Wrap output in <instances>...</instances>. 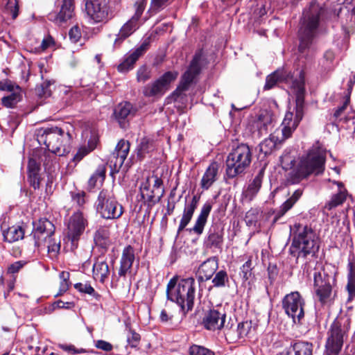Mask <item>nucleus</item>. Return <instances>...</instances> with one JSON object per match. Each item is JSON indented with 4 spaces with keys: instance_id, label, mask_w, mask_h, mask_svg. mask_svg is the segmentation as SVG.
I'll return each mask as SVG.
<instances>
[{
    "instance_id": "2f4dec72",
    "label": "nucleus",
    "mask_w": 355,
    "mask_h": 355,
    "mask_svg": "<svg viewBox=\"0 0 355 355\" xmlns=\"http://www.w3.org/2000/svg\"><path fill=\"white\" fill-rule=\"evenodd\" d=\"M212 205L209 202H206L202 207L200 213L198 215L195 225L192 228L189 230L190 232H193L198 235L202 234L204 227L207 223V218L211 211Z\"/></svg>"
},
{
    "instance_id": "3c124183",
    "label": "nucleus",
    "mask_w": 355,
    "mask_h": 355,
    "mask_svg": "<svg viewBox=\"0 0 355 355\" xmlns=\"http://www.w3.org/2000/svg\"><path fill=\"white\" fill-rule=\"evenodd\" d=\"M190 355H215L210 349L200 345H193L189 347Z\"/></svg>"
},
{
    "instance_id": "58836bf2",
    "label": "nucleus",
    "mask_w": 355,
    "mask_h": 355,
    "mask_svg": "<svg viewBox=\"0 0 355 355\" xmlns=\"http://www.w3.org/2000/svg\"><path fill=\"white\" fill-rule=\"evenodd\" d=\"M264 175L263 169L259 171L258 174L254 177L252 182L248 185L247 189V195L251 197L254 196L259 192L261 189L262 180Z\"/></svg>"
},
{
    "instance_id": "37998d69",
    "label": "nucleus",
    "mask_w": 355,
    "mask_h": 355,
    "mask_svg": "<svg viewBox=\"0 0 355 355\" xmlns=\"http://www.w3.org/2000/svg\"><path fill=\"white\" fill-rule=\"evenodd\" d=\"M42 247L47 248L48 253L51 257H56L60 249V243H57L52 236H49L46 241H43V244L40 248Z\"/></svg>"
},
{
    "instance_id": "774afa93",
    "label": "nucleus",
    "mask_w": 355,
    "mask_h": 355,
    "mask_svg": "<svg viewBox=\"0 0 355 355\" xmlns=\"http://www.w3.org/2000/svg\"><path fill=\"white\" fill-rule=\"evenodd\" d=\"M169 0H152L151 6L153 10H159Z\"/></svg>"
},
{
    "instance_id": "79ce46f5",
    "label": "nucleus",
    "mask_w": 355,
    "mask_h": 355,
    "mask_svg": "<svg viewBox=\"0 0 355 355\" xmlns=\"http://www.w3.org/2000/svg\"><path fill=\"white\" fill-rule=\"evenodd\" d=\"M106 169L103 165L98 166L88 181L90 187H94L98 182H103L105 178Z\"/></svg>"
},
{
    "instance_id": "b1692460",
    "label": "nucleus",
    "mask_w": 355,
    "mask_h": 355,
    "mask_svg": "<svg viewBox=\"0 0 355 355\" xmlns=\"http://www.w3.org/2000/svg\"><path fill=\"white\" fill-rule=\"evenodd\" d=\"M200 197L193 196L190 201H187V196L185 197V205L183 214L178 228V234L182 232L190 223L194 211L198 207Z\"/></svg>"
},
{
    "instance_id": "f257e3e1",
    "label": "nucleus",
    "mask_w": 355,
    "mask_h": 355,
    "mask_svg": "<svg viewBox=\"0 0 355 355\" xmlns=\"http://www.w3.org/2000/svg\"><path fill=\"white\" fill-rule=\"evenodd\" d=\"M283 82L291 85V88L296 96L295 112L294 111H288L283 120L284 128L282 131L286 137H288L293 129H296L304 116V72L302 70L299 73V77L294 79L290 71L284 69H278L267 76L264 89H270L278 83Z\"/></svg>"
},
{
    "instance_id": "a878e982",
    "label": "nucleus",
    "mask_w": 355,
    "mask_h": 355,
    "mask_svg": "<svg viewBox=\"0 0 355 355\" xmlns=\"http://www.w3.org/2000/svg\"><path fill=\"white\" fill-rule=\"evenodd\" d=\"M218 268V259L216 257L207 259L200 264L198 270V281L210 279Z\"/></svg>"
},
{
    "instance_id": "f03ea898",
    "label": "nucleus",
    "mask_w": 355,
    "mask_h": 355,
    "mask_svg": "<svg viewBox=\"0 0 355 355\" xmlns=\"http://www.w3.org/2000/svg\"><path fill=\"white\" fill-rule=\"evenodd\" d=\"M325 160V150L318 145L313 146L299 158L296 167L288 173V182L297 184L311 175L322 174L324 171Z\"/></svg>"
},
{
    "instance_id": "412c9836",
    "label": "nucleus",
    "mask_w": 355,
    "mask_h": 355,
    "mask_svg": "<svg viewBox=\"0 0 355 355\" xmlns=\"http://www.w3.org/2000/svg\"><path fill=\"white\" fill-rule=\"evenodd\" d=\"M284 128V123H282L281 130H277L273 134H271L269 138L264 139L259 145L260 152L263 153L264 155H268L271 153L272 150L275 148L278 142H282L285 139L289 138L293 131L295 129H293L289 136L286 137V135L283 133V129Z\"/></svg>"
},
{
    "instance_id": "a19ab883",
    "label": "nucleus",
    "mask_w": 355,
    "mask_h": 355,
    "mask_svg": "<svg viewBox=\"0 0 355 355\" xmlns=\"http://www.w3.org/2000/svg\"><path fill=\"white\" fill-rule=\"evenodd\" d=\"M21 90L10 93L1 98V104L7 108H13L21 100Z\"/></svg>"
},
{
    "instance_id": "13d9d810",
    "label": "nucleus",
    "mask_w": 355,
    "mask_h": 355,
    "mask_svg": "<svg viewBox=\"0 0 355 355\" xmlns=\"http://www.w3.org/2000/svg\"><path fill=\"white\" fill-rule=\"evenodd\" d=\"M71 198L78 206L81 207L86 202V193L84 191L71 193Z\"/></svg>"
},
{
    "instance_id": "c756f323",
    "label": "nucleus",
    "mask_w": 355,
    "mask_h": 355,
    "mask_svg": "<svg viewBox=\"0 0 355 355\" xmlns=\"http://www.w3.org/2000/svg\"><path fill=\"white\" fill-rule=\"evenodd\" d=\"M347 284L345 291L347 293L346 304L351 303L355 299V261L354 259H349L347 263Z\"/></svg>"
},
{
    "instance_id": "f8f14e48",
    "label": "nucleus",
    "mask_w": 355,
    "mask_h": 355,
    "mask_svg": "<svg viewBox=\"0 0 355 355\" xmlns=\"http://www.w3.org/2000/svg\"><path fill=\"white\" fill-rule=\"evenodd\" d=\"M305 302L297 291L291 292L282 300V307L285 313L291 317L295 323L300 322L304 316Z\"/></svg>"
},
{
    "instance_id": "9d476101",
    "label": "nucleus",
    "mask_w": 355,
    "mask_h": 355,
    "mask_svg": "<svg viewBox=\"0 0 355 355\" xmlns=\"http://www.w3.org/2000/svg\"><path fill=\"white\" fill-rule=\"evenodd\" d=\"M162 184V180L155 175L148 176L141 182L139 187L140 196L148 207H153L161 200L164 193Z\"/></svg>"
},
{
    "instance_id": "4c0bfd02",
    "label": "nucleus",
    "mask_w": 355,
    "mask_h": 355,
    "mask_svg": "<svg viewBox=\"0 0 355 355\" xmlns=\"http://www.w3.org/2000/svg\"><path fill=\"white\" fill-rule=\"evenodd\" d=\"M110 230L107 227H100L95 232L94 240L96 245L106 248L110 244Z\"/></svg>"
},
{
    "instance_id": "9b49d317",
    "label": "nucleus",
    "mask_w": 355,
    "mask_h": 355,
    "mask_svg": "<svg viewBox=\"0 0 355 355\" xmlns=\"http://www.w3.org/2000/svg\"><path fill=\"white\" fill-rule=\"evenodd\" d=\"M85 10L95 24L107 22L112 17L110 0H85Z\"/></svg>"
},
{
    "instance_id": "6e6552de",
    "label": "nucleus",
    "mask_w": 355,
    "mask_h": 355,
    "mask_svg": "<svg viewBox=\"0 0 355 355\" xmlns=\"http://www.w3.org/2000/svg\"><path fill=\"white\" fill-rule=\"evenodd\" d=\"M96 212L100 216L106 220L119 218L123 213V208L118 202L112 191L102 189L95 202Z\"/></svg>"
},
{
    "instance_id": "4be33fe9",
    "label": "nucleus",
    "mask_w": 355,
    "mask_h": 355,
    "mask_svg": "<svg viewBox=\"0 0 355 355\" xmlns=\"http://www.w3.org/2000/svg\"><path fill=\"white\" fill-rule=\"evenodd\" d=\"M129 150L130 143L123 139L120 140L110 157V162L115 169L120 168L123 166Z\"/></svg>"
},
{
    "instance_id": "338daca9",
    "label": "nucleus",
    "mask_w": 355,
    "mask_h": 355,
    "mask_svg": "<svg viewBox=\"0 0 355 355\" xmlns=\"http://www.w3.org/2000/svg\"><path fill=\"white\" fill-rule=\"evenodd\" d=\"M23 266L24 264L21 261H16L8 266V272L10 274L17 273L23 267Z\"/></svg>"
},
{
    "instance_id": "ddd939ff",
    "label": "nucleus",
    "mask_w": 355,
    "mask_h": 355,
    "mask_svg": "<svg viewBox=\"0 0 355 355\" xmlns=\"http://www.w3.org/2000/svg\"><path fill=\"white\" fill-rule=\"evenodd\" d=\"M313 289L315 297L321 304L330 302L332 295L331 276L324 270L315 271L313 274Z\"/></svg>"
},
{
    "instance_id": "680f3d73",
    "label": "nucleus",
    "mask_w": 355,
    "mask_h": 355,
    "mask_svg": "<svg viewBox=\"0 0 355 355\" xmlns=\"http://www.w3.org/2000/svg\"><path fill=\"white\" fill-rule=\"evenodd\" d=\"M241 270V272L243 273V277L246 280L248 279L251 275L252 261L249 259L246 262H245L242 266Z\"/></svg>"
},
{
    "instance_id": "aec40b11",
    "label": "nucleus",
    "mask_w": 355,
    "mask_h": 355,
    "mask_svg": "<svg viewBox=\"0 0 355 355\" xmlns=\"http://www.w3.org/2000/svg\"><path fill=\"white\" fill-rule=\"evenodd\" d=\"M329 181L331 182L330 180ZM331 182L337 186V190L331 194L329 200L324 205V209L328 211L342 205L349 196L348 191L343 182L336 180L331 181Z\"/></svg>"
},
{
    "instance_id": "603ef678",
    "label": "nucleus",
    "mask_w": 355,
    "mask_h": 355,
    "mask_svg": "<svg viewBox=\"0 0 355 355\" xmlns=\"http://www.w3.org/2000/svg\"><path fill=\"white\" fill-rule=\"evenodd\" d=\"M151 77V70L146 65L139 67L137 72L138 82H146Z\"/></svg>"
},
{
    "instance_id": "72a5a7b5",
    "label": "nucleus",
    "mask_w": 355,
    "mask_h": 355,
    "mask_svg": "<svg viewBox=\"0 0 355 355\" xmlns=\"http://www.w3.org/2000/svg\"><path fill=\"white\" fill-rule=\"evenodd\" d=\"M110 269L107 263L102 258H98L93 266V277L95 280L104 283L108 278Z\"/></svg>"
},
{
    "instance_id": "393cba45",
    "label": "nucleus",
    "mask_w": 355,
    "mask_h": 355,
    "mask_svg": "<svg viewBox=\"0 0 355 355\" xmlns=\"http://www.w3.org/2000/svg\"><path fill=\"white\" fill-rule=\"evenodd\" d=\"M40 164L37 161L36 158L31 157L28 163V181L35 190L39 189L40 183L42 180L40 173Z\"/></svg>"
},
{
    "instance_id": "423d86ee",
    "label": "nucleus",
    "mask_w": 355,
    "mask_h": 355,
    "mask_svg": "<svg viewBox=\"0 0 355 355\" xmlns=\"http://www.w3.org/2000/svg\"><path fill=\"white\" fill-rule=\"evenodd\" d=\"M37 139L40 144H44L49 151L58 156H64L70 151L71 135L62 128H40L37 132Z\"/></svg>"
},
{
    "instance_id": "2eb2a0df",
    "label": "nucleus",
    "mask_w": 355,
    "mask_h": 355,
    "mask_svg": "<svg viewBox=\"0 0 355 355\" xmlns=\"http://www.w3.org/2000/svg\"><path fill=\"white\" fill-rule=\"evenodd\" d=\"M87 225V220L81 211L73 213L69 218L66 235L72 246H76L80 236Z\"/></svg>"
},
{
    "instance_id": "4d7b16f0",
    "label": "nucleus",
    "mask_w": 355,
    "mask_h": 355,
    "mask_svg": "<svg viewBox=\"0 0 355 355\" xmlns=\"http://www.w3.org/2000/svg\"><path fill=\"white\" fill-rule=\"evenodd\" d=\"M44 159H42L44 162V166L46 171L49 172L51 171L53 168L55 167L57 165V162H55V157L53 155H44Z\"/></svg>"
},
{
    "instance_id": "de8ad7c7",
    "label": "nucleus",
    "mask_w": 355,
    "mask_h": 355,
    "mask_svg": "<svg viewBox=\"0 0 355 355\" xmlns=\"http://www.w3.org/2000/svg\"><path fill=\"white\" fill-rule=\"evenodd\" d=\"M229 282L227 273L225 270H220L216 273L212 279V283L215 287H225Z\"/></svg>"
},
{
    "instance_id": "0eeeda50",
    "label": "nucleus",
    "mask_w": 355,
    "mask_h": 355,
    "mask_svg": "<svg viewBox=\"0 0 355 355\" xmlns=\"http://www.w3.org/2000/svg\"><path fill=\"white\" fill-rule=\"evenodd\" d=\"M252 153L250 146L241 144L228 154L225 161V176L234 178L245 173L252 162Z\"/></svg>"
},
{
    "instance_id": "f704fd0d",
    "label": "nucleus",
    "mask_w": 355,
    "mask_h": 355,
    "mask_svg": "<svg viewBox=\"0 0 355 355\" xmlns=\"http://www.w3.org/2000/svg\"><path fill=\"white\" fill-rule=\"evenodd\" d=\"M302 193L303 190L301 189H298L294 191L291 198L285 201L280 206L279 209L276 211L273 219L274 223L277 222L282 216H283L289 209L293 207L296 202L301 198Z\"/></svg>"
},
{
    "instance_id": "5fc2aeb1",
    "label": "nucleus",
    "mask_w": 355,
    "mask_h": 355,
    "mask_svg": "<svg viewBox=\"0 0 355 355\" xmlns=\"http://www.w3.org/2000/svg\"><path fill=\"white\" fill-rule=\"evenodd\" d=\"M141 336L135 331L129 329L128 334L127 336V341L132 347H137L140 341Z\"/></svg>"
},
{
    "instance_id": "c9c22d12",
    "label": "nucleus",
    "mask_w": 355,
    "mask_h": 355,
    "mask_svg": "<svg viewBox=\"0 0 355 355\" xmlns=\"http://www.w3.org/2000/svg\"><path fill=\"white\" fill-rule=\"evenodd\" d=\"M3 235L5 241L13 243L24 238V231L20 226H12L3 230Z\"/></svg>"
},
{
    "instance_id": "0e129e2a",
    "label": "nucleus",
    "mask_w": 355,
    "mask_h": 355,
    "mask_svg": "<svg viewBox=\"0 0 355 355\" xmlns=\"http://www.w3.org/2000/svg\"><path fill=\"white\" fill-rule=\"evenodd\" d=\"M349 100H350L349 95H347L345 97V101L343 102V105H341L340 107H338L336 110V111L334 114V116L335 118L338 119L340 116H341L343 112L345 110L347 106L348 105V104L349 103Z\"/></svg>"
},
{
    "instance_id": "39448f33",
    "label": "nucleus",
    "mask_w": 355,
    "mask_h": 355,
    "mask_svg": "<svg viewBox=\"0 0 355 355\" xmlns=\"http://www.w3.org/2000/svg\"><path fill=\"white\" fill-rule=\"evenodd\" d=\"M293 241L290 247L291 254L297 258L313 256L319 249L318 239L311 227L295 224L291 229Z\"/></svg>"
},
{
    "instance_id": "c03bdc74",
    "label": "nucleus",
    "mask_w": 355,
    "mask_h": 355,
    "mask_svg": "<svg viewBox=\"0 0 355 355\" xmlns=\"http://www.w3.org/2000/svg\"><path fill=\"white\" fill-rule=\"evenodd\" d=\"M272 126V120L270 116H260L257 122V127L261 134H267Z\"/></svg>"
},
{
    "instance_id": "e2e57ef3",
    "label": "nucleus",
    "mask_w": 355,
    "mask_h": 355,
    "mask_svg": "<svg viewBox=\"0 0 355 355\" xmlns=\"http://www.w3.org/2000/svg\"><path fill=\"white\" fill-rule=\"evenodd\" d=\"M95 347L105 352H110L113 348L111 343L103 340H96L95 342Z\"/></svg>"
},
{
    "instance_id": "864d4df0",
    "label": "nucleus",
    "mask_w": 355,
    "mask_h": 355,
    "mask_svg": "<svg viewBox=\"0 0 355 355\" xmlns=\"http://www.w3.org/2000/svg\"><path fill=\"white\" fill-rule=\"evenodd\" d=\"M146 2L145 0H139L136 1L135 4V12L132 15V18L140 22L141 17L144 11Z\"/></svg>"
},
{
    "instance_id": "20e7f679",
    "label": "nucleus",
    "mask_w": 355,
    "mask_h": 355,
    "mask_svg": "<svg viewBox=\"0 0 355 355\" xmlns=\"http://www.w3.org/2000/svg\"><path fill=\"white\" fill-rule=\"evenodd\" d=\"M196 284L193 277L180 279L173 277L166 287L168 300L175 302L186 313L191 311L194 305Z\"/></svg>"
},
{
    "instance_id": "69168bd1",
    "label": "nucleus",
    "mask_w": 355,
    "mask_h": 355,
    "mask_svg": "<svg viewBox=\"0 0 355 355\" xmlns=\"http://www.w3.org/2000/svg\"><path fill=\"white\" fill-rule=\"evenodd\" d=\"M54 306L58 309H70L75 306V304L73 302H63L62 300H58L54 303Z\"/></svg>"
},
{
    "instance_id": "1a4fd4ad",
    "label": "nucleus",
    "mask_w": 355,
    "mask_h": 355,
    "mask_svg": "<svg viewBox=\"0 0 355 355\" xmlns=\"http://www.w3.org/2000/svg\"><path fill=\"white\" fill-rule=\"evenodd\" d=\"M202 63V51L200 50L195 53L188 69L182 76L178 87L173 92L168 99L176 101L180 97L182 92L188 90L190 85L194 82L196 78L200 74Z\"/></svg>"
},
{
    "instance_id": "f3484780",
    "label": "nucleus",
    "mask_w": 355,
    "mask_h": 355,
    "mask_svg": "<svg viewBox=\"0 0 355 355\" xmlns=\"http://www.w3.org/2000/svg\"><path fill=\"white\" fill-rule=\"evenodd\" d=\"M149 46L150 41L147 38L135 51L125 56L123 61L118 65V71L121 73H125L133 69L136 62L146 52Z\"/></svg>"
},
{
    "instance_id": "473e14b6",
    "label": "nucleus",
    "mask_w": 355,
    "mask_h": 355,
    "mask_svg": "<svg viewBox=\"0 0 355 355\" xmlns=\"http://www.w3.org/2000/svg\"><path fill=\"white\" fill-rule=\"evenodd\" d=\"M133 107L130 103L123 102L119 103L114 110V115L121 128H125V120L133 114Z\"/></svg>"
},
{
    "instance_id": "cd10ccee",
    "label": "nucleus",
    "mask_w": 355,
    "mask_h": 355,
    "mask_svg": "<svg viewBox=\"0 0 355 355\" xmlns=\"http://www.w3.org/2000/svg\"><path fill=\"white\" fill-rule=\"evenodd\" d=\"M140 26V22L135 19L130 18L120 28L114 40V46H119L121 44L132 35Z\"/></svg>"
},
{
    "instance_id": "bf43d9fd",
    "label": "nucleus",
    "mask_w": 355,
    "mask_h": 355,
    "mask_svg": "<svg viewBox=\"0 0 355 355\" xmlns=\"http://www.w3.org/2000/svg\"><path fill=\"white\" fill-rule=\"evenodd\" d=\"M69 37L71 42L77 43L81 38V32L78 26H73L69 32Z\"/></svg>"
},
{
    "instance_id": "e433bc0d",
    "label": "nucleus",
    "mask_w": 355,
    "mask_h": 355,
    "mask_svg": "<svg viewBox=\"0 0 355 355\" xmlns=\"http://www.w3.org/2000/svg\"><path fill=\"white\" fill-rule=\"evenodd\" d=\"M291 348L294 355H313V345L311 343L297 340L291 343Z\"/></svg>"
},
{
    "instance_id": "a18cd8bd",
    "label": "nucleus",
    "mask_w": 355,
    "mask_h": 355,
    "mask_svg": "<svg viewBox=\"0 0 355 355\" xmlns=\"http://www.w3.org/2000/svg\"><path fill=\"white\" fill-rule=\"evenodd\" d=\"M3 12L11 16L12 19L17 17L19 14V5L17 0H7L4 6Z\"/></svg>"
},
{
    "instance_id": "6e6d98bb",
    "label": "nucleus",
    "mask_w": 355,
    "mask_h": 355,
    "mask_svg": "<svg viewBox=\"0 0 355 355\" xmlns=\"http://www.w3.org/2000/svg\"><path fill=\"white\" fill-rule=\"evenodd\" d=\"M69 277V273L67 272L62 271L60 274V278L62 279L60 286V291L57 295H61L65 293L69 288L68 279Z\"/></svg>"
},
{
    "instance_id": "5701e85b",
    "label": "nucleus",
    "mask_w": 355,
    "mask_h": 355,
    "mask_svg": "<svg viewBox=\"0 0 355 355\" xmlns=\"http://www.w3.org/2000/svg\"><path fill=\"white\" fill-rule=\"evenodd\" d=\"M251 321H245L238 324L236 329L230 328L225 329V334L227 339L234 343L241 338L249 336L252 332Z\"/></svg>"
},
{
    "instance_id": "4468645a",
    "label": "nucleus",
    "mask_w": 355,
    "mask_h": 355,
    "mask_svg": "<svg viewBox=\"0 0 355 355\" xmlns=\"http://www.w3.org/2000/svg\"><path fill=\"white\" fill-rule=\"evenodd\" d=\"M178 76L177 71H167L155 81L146 85L143 89V94L146 97H155L162 96L168 89L169 85L174 81Z\"/></svg>"
},
{
    "instance_id": "a211bd4d",
    "label": "nucleus",
    "mask_w": 355,
    "mask_h": 355,
    "mask_svg": "<svg viewBox=\"0 0 355 355\" xmlns=\"http://www.w3.org/2000/svg\"><path fill=\"white\" fill-rule=\"evenodd\" d=\"M56 6L58 12L50 15L51 19L56 23L65 22L73 17L75 8L73 0H57Z\"/></svg>"
},
{
    "instance_id": "7ed1b4c3",
    "label": "nucleus",
    "mask_w": 355,
    "mask_h": 355,
    "mask_svg": "<svg viewBox=\"0 0 355 355\" xmlns=\"http://www.w3.org/2000/svg\"><path fill=\"white\" fill-rule=\"evenodd\" d=\"M325 15V9L318 3L313 1L303 12L302 25L299 31V51L304 53L308 50L313 54L311 49L313 38L315 37L319 26Z\"/></svg>"
},
{
    "instance_id": "052dcab7",
    "label": "nucleus",
    "mask_w": 355,
    "mask_h": 355,
    "mask_svg": "<svg viewBox=\"0 0 355 355\" xmlns=\"http://www.w3.org/2000/svg\"><path fill=\"white\" fill-rule=\"evenodd\" d=\"M74 287L83 293L93 295L95 293L94 288L89 284L77 283L74 285Z\"/></svg>"
},
{
    "instance_id": "49530a36",
    "label": "nucleus",
    "mask_w": 355,
    "mask_h": 355,
    "mask_svg": "<svg viewBox=\"0 0 355 355\" xmlns=\"http://www.w3.org/2000/svg\"><path fill=\"white\" fill-rule=\"evenodd\" d=\"M153 149V141L146 137L141 139L137 147L138 156L143 157L146 153H149Z\"/></svg>"
},
{
    "instance_id": "09e8293b",
    "label": "nucleus",
    "mask_w": 355,
    "mask_h": 355,
    "mask_svg": "<svg viewBox=\"0 0 355 355\" xmlns=\"http://www.w3.org/2000/svg\"><path fill=\"white\" fill-rule=\"evenodd\" d=\"M0 90L12 93L21 91V89L18 85L10 80L4 79L0 81Z\"/></svg>"
},
{
    "instance_id": "bb28decb",
    "label": "nucleus",
    "mask_w": 355,
    "mask_h": 355,
    "mask_svg": "<svg viewBox=\"0 0 355 355\" xmlns=\"http://www.w3.org/2000/svg\"><path fill=\"white\" fill-rule=\"evenodd\" d=\"M135 260V249L131 245L126 246L122 252L120 260V268L119 270V275L120 277H125L126 274L130 271Z\"/></svg>"
},
{
    "instance_id": "dca6fc26",
    "label": "nucleus",
    "mask_w": 355,
    "mask_h": 355,
    "mask_svg": "<svg viewBox=\"0 0 355 355\" xmlns=\"http://www.w3.org/2000/svg\"><path fill=\"white\" fill-rule=\"evenodd\" d=\"M54 232L55 226L52 222L46 218L39 219L34 223L33 232L35 246L40 248L42 245L43 241H46L47 238L52 236Z\"/></svg>"
},
{
    "instance_id": "8fccbe9b",
    "label": "nucleus",
    "mask_w": 355,
    "mask_h": 355,
    "mask_svg": "<svg viewBox=\"0 0 355 355\" xmlns=\"http://www.w3.org/2000/svg\"><path fill=\"white\" fill-rule=\"evenodd\" d=\"M55 46V40L51 35H47L44 37L41 44L35 48V53H41L46 51L48 49L53 48Z\"/></svg>"
},
{
    "instance_id": "c85d7f7f",
    "label": "nucleus",
    "mask_w": 355,
    "mask_h": 355,
    "mask_svg": "<svg viewBox=\"0 0 355 355\" xmlns=\"http://www.w3.org/2000/svg\"><path fill=\"white\" fill-rule=\"evenodd\" d=\"M223 230L218 225L212 226L209 232L205 244L209 248L221 250L223 243Z\"/></svg>"
},
{
    "instance_id": "ea45409f",
    "label": "nucleus",
    "mask_w": 355,
    "mask_h": 355,
    "mask_svg": "<svg viewBox=\"0 0 355 355\" xmlns=\"http://www.w3.org/2000/svg\"><path fill=\"white\" fill-rule=\"evenodd\" d=\"M96 147V140L91 139L88 141L87 146L80 147L73 158V161L76 163L79 162L84 157L94 150Z\"/></svg>"
},
{
    "instance_id": "6ab92c4d",
    "label": "nucleus",
    "mask_w": 355,
    "mask_h": 355,
    "mask_svg": "<svg viewBox=\"0 0 355 355\" xmlns=\"http://www.w3.org/2000/svg\"><path fill=\"white\" fill-rule=\"evenodd\" d=\"M226 314L224 311L209 310L202 320L205 328L210 331L220 330L224 327Z\"/></svg>"
},
{
    "instance_id": "7c9ffc66",
    "label": "nucleus",
    "mask_w": 355,
    "mask_h": 355,
    "mask_svg": "<svg viewBox=\"0 0 355 355\" xmlns=\"http://www.w3.org/2000/svg\"><path fill=\"white\" fill-rule=\"evenodd\" d=\"M219 164L216 162H211L206 169L200 180V187L204 190H208L217 180Z\"/></svg>"
}]
</instances>
